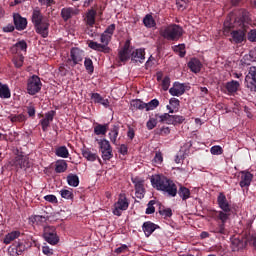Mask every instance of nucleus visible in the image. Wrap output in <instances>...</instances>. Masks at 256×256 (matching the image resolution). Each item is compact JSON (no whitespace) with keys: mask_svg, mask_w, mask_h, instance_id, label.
Returning <instances> with one entry per match:
<instances>
[{"mask_svg":"<svg viewBox=\"0 0 256 256\" xmlns=\"http://www.w3.org/2000/svg\"><path fill=\"white\" fill-rule=\"evenodd\" d=\"M249 25H251V16H249V11L239 9L228 14L224 21V31L236 29L231 32V41L232 43L239 44L245 41Z\"/></svg>","mask_w":256,"mask_h":256,"instance_id":"obj_1","label":"nucleus"},{"mask_svg":"<svg viewBox=\"0 0 256 256\" xmlns=\"http://www.w3.org/2000/svg\"><path fill=\"white\" fill-rule=\"evenodd\" d=\"M151 183L154 189L162 191L167 197H177V184L173 180L163 175H156L151 178Z\"/></svg>","mask_w":256,"mask_h":256,"instance_id":"obj_2","label":"nucleus"},{"mask_svg":"<svg viewBox=\"0 0 256 256\" xmlns=\"http://www.w3.org/2000/svg\"><path fill=\"white\" fill-rule=\"evenodd\" d=\"M31 21L34 25L35 32L41 35L43 39L49 37V18L45 17L39 8H36L32 12Z\"/></svg>","mask_w":256,"mask_h":256,"instance_id":"obj_3","label":"nucleus"},{"mask_svg":"<svg viewBox=\"0 0 256 256\" xmlns=\"http://www.w3.org/2000/svg\"><path fill=\"white\" fill-rule=\"evenodd\" d=\"M212 219L216 221V225L211 227V233H214L215 235H227L229 231L225 227V223L229 221V217L223 213L217 214H210Z\"/></svg>","mask_w":256,"mask_h":256,"instance_id":"obj_4","label":"nucleus"},{"mask_svg":"<svg viewBox=\"0 0 256 256\" xmlns=\"http://www.w3.org/2000/svg\"><path fill=\"white\" fill-rule=\"evenodd\" d=\"M160 35L167 41H179L183 36V28L179 25H170L165 29L160 30Z\"/></svg>","mask_w":256,"mask_h":256,"instance_id":"obj_5","label":"nucleus"},{"mask_svg":"<svg viewBox=\"0 0 256 256\" xmlns=\"http://www.w3.org/2000/svg\"><path fill=\"white\" fill-rule=\"evenodd\" d=\"M100 41L103 44H99L95 41H90L88 47L93 49V51H98L100 53H111V48H109V41H111V35L106 34L105 32L101 34Z\"/></svg>","mask_w":256,"mask_h":256,"instance_id":"obj_6","label":"nucleus"},{"mask_svg":"<svg viewBox=\"0 0 256 256\" xmlns=\"http://www.w3.org/2000/svg\"><path fill=\"white\" fill-rule=\"evenodd\" d=\"M217 205L221 210H212L210 214L219 215V213H222L223 215H226V217H231V204H229V201L227 200V196H225V193H219L217 197Z\"/></svg>","mask_w":256,"mask_h":256,"instance_id":"obj_7","label":"nucleus"},{"mask_svg":"<svg viewBox=\"0 0 256 256\" xmlns=\"http://www.w3.org/2000/svg\"><path fill=\"white\" fill-rule=\"evenodd\" d=\"M99 144L100 152L103 161H111L113 159V147H111V143L107 139H96Z\"/></svg>","mask_w":256,"mask_h":256,"instance_id":"obj_8","label":"nucleus"},{"mask_svg":"<svg viewBox=\"0 0 256 256\" xmlns=\"http://www.w3.org/2000/svg\"><path fill=\"white\" fill-rule=\"evenodd\" d=\"M156 117L159 118V123H166L167 125H181L185 121L184 116L170 115L169 113L156 114Z\"/></svg>","mask_w":256,"mask_h":256,"instance_id":"obj_9","label":"nucleus"},{"mask_svg":"<svg viewBox=\"0 0 256 256\" xmlns=\"http://www.w3.org/2000/svg\"><path fill=\"white\" fill-rule=\"evenodd\" d=\"M127 209H129V200H127L125 194H120L118 201L114 204L112 213L113 215H116V217H121L123 211H127Z\"/></svg>","mask_w":256,"mask_h":256,"instance_id":"obj_10","label":"nucleus"},{"mask_svg":"<svg viewBox=\"0 0 256 256\" xmlns=\"http://www.w3.org/2000/svg\"><path fill=\"white\" fill-rule=\"evenodd\" d=\"M85 57V51L74 47L70 50V57L67 60V64L70 65V67H75L76 65H79L83 61V58Z\"/></svg>","mask_w":256,"mask_h":256,"instance_id":"obj_11","label":"nucleus"},{"mask_svg":"<svg viewBox=\"0 0 256 256\" xmlns=\"http://www.w3.org/2000/svg\"><path fill=\"white\" fill-rule=\"evenodd\" d=\"M41 87H43V83H41V78H39V76L33 75L28 79L27 93L29 95H37V93L41 91Z\"/></svg>","mask_w":256,"mask_h":256,"instance_id":"obj_12","label":"nucleus"},{"mask_svg":"<svg viewBox=\"0 0 256 256\" xmlns=\"http://www.w3.org/2000/svg\"><path fill=\"white\" fill-rule=\"evenodd\" d=\"M43 238L50 245H57V243H59V236H57V229L55 226L44 227Z\"/></svg>","mask_w":256,"mask_h":256,"instance_id":"obj_13","label":"nucleus"},{"mask_svg":"<svg viewBox=\"0 0 256 256\" xmlns=\"http://www.w3.org/2000/svg\"><path fill=\"white\" fill-rule=\"evenodd\" d=\"M13 168L16 169V171H19V169H29L31 165L29 164V157L25 155H17L11 162Z\"/></svg>","mask_w":256,"mask_h":256,"instance_id":"obj_14","label":"nucleus"},{"mask_svg":"<svg viewBox=\"0 0 256 256\" xmlns=\"http://www.w3.org/2000/svg\"><path fill=\"white\" fill-rule=\"evenodd\" d=\"M131 181L134 184L137 199H143V197H145V180L139 176H136L131 177Z\"/></svg>","mask_w":256,"mask_h":256,"instance_id":"obj_15","label":"nucleus"},{"mask_svg":"<svg viewBox=\"0 0 256 256\" xmlns=\"http://www.w3.org/2000/svg\"><path fill=\"white\" fill-rule=\"evenodd\" d=\"M131 41L127 40L121 50L118 52V59L121 63H127L131 59Z\"/></svg>","mask_w":256,"mask_h":256,"instance_id":"obj_16","label":"nucleus"},{"mask_svg":"<svg viewBox=\"0 0 256 256\" xmlns=\"http://www.w3.org/2000/svg\"><path fill=\"white\" fill-rule=\"evenodd\" d=\"M25 249H27L25 243H23L21 240H18L8 248V253L10 256H19L23 254Z\"/></svg>","mask_w":256,"mask_h":256,"instance_id":"obj_17","label":"nucleus"},{"mask_svg":"<svg viewBox=\"0 0 256 256\" xmlns=\"http://www.w3.org/2000/svg\"><path fill=\"white\" fill-rule=\"evenodd\" d=\"M186 90L187 84L174 82L173 86L169 89V93L172 97H181V95H185Z\"/></svg>","mask_w":256,"mask_h":256,"instance_id":"obj_18","label":"nucleus"},{"mask_svg":"<svg viewBox=\"0 0 256 256\" xmlns=\"http://www.w3.org/2000/svg\"><path fill=\"white\" fill-rule=\"evenodd\" d=\"M13 23L17 31H25L27 29V18H23L21 14H13Z\"/></svg>","mask_w":256,"mask_h":256,"instance_id":"obj_19","label":"nucleus"},{"mask_svg":"<svg viewBox=\"0 0 256 256\" xmlns=\"http://www.w3.org/2000/svg\"><path fill=\"white\" fill-rule=\"evenodd\" d=\"M156 229H159V225H157L151 221H146L142 225V230L146 237H151V235H153V233H155Z\"/></svg>","mask_w":256,"mask_h":256,"instance_id":"obj_20","label":"nucleus"},{"mask_svg":"<svg viewBox=\"0 0 256 256\" xmlns=\"http://www.w3.org/2000/svg\"><path fill=\"white\" fill-rule=\"evenodd\" d=\"M240 179L239 185L242 189L249 187L251 185V181H253V174L249 171H242Z\"/></svg>","mask_w":256,"mask_h":256,"instance_id":"obj_21","label":"nucleus"},{"mask_svg":"<svg viewBox=\"0 0 256 256\" xmlns=\"http://www.w3.org/2000/svg\"><path fill=\"white\" fill-rule=\"evenodd\" d=\"M131 61L134 63H144L145 62V49L139 48L132 51Z\"/></svg>","mask_w":256,"mask_h":256,"instance_id":"obj_22","label":"nucleus"},{"mask_svg":"<svg viewBox=\"0 0 256 256\" xmlns=\"http://www.w3.org/2000/svg\"><path fill=\"white\" fill-rule=\"evenodd\" d=\"M96 18H97V10L92 8L87 11L84 21L86 25H88V27H93L96 23Z\"/></svg>","mask_w":256,"mask_h":256,"instance_id":"obj_23","label":"nucleus"},{"mask_svg":"<svg viewBox=\"0 0 256 256\" xmlns=\"http://www.w3.org/2000/svg\"><path fill=\"white\" fill-rule=\"evenodd\" d=\"M22 235H23V233H21V231L13 230L10 233L5 235V237L3 239V243H4V245H11V243H13V241H15V239H19V237H21Z\"/></svg>","mask_w":256,"mask_h":256,"instance_id":"obj_24","label":"nucleus"},{"mask_svg":"<svg viewBox=\"0 0 256 256\" xmlns=\"http://www.w3.org/2000/svg\"><path fill=\"white\" fill-rule=\"evenodd\" d=\"M201 67H203V64L197 58H191L188 62V68L190 69V71H192V73H200Z\"/></svg>","mask_w":256,"mask_h":256,"instance_id":"obj_25","label":"nucleus"},{"mask_svg":"<svg viewBox=\"0 0 256 256\" xmlns=\"http://www.w3.org/2000/svg\"><path fill=\"white\" fill-rule=\"evenodd\" d=\"M169 103L170 105L166 106L169 113H177V111H179V107H181V101H179L177 98H171Z\"/></svg>","mask_w":256,"mask_h":256,"instance_id":"obj_26","label":"nucleus"},{"mask_svg":"<svg viewBox=\"0 0 256 256\" xmlns=\"http://www.w3.org/2000/svg\"><path fill=\"white\" fill-rule=\"evenodd\" d=\"M74 15H76L75 8L67 7L61 9V17L63 21H69V19H71Z\"/></svg>","mask_w":256,"mask_h":256,"instance_id":"obj_27","label":"nucleus"},{"mask_svg":"<svg viewBox=\"0 0 256 256\" xmlns=\"http://www.w3.org/2000/svg\"><path fill=\"white\" fill-rule=\"evenodd\" d=\"M108 137L113 145H117V138L119 137V125H114L110 129Z\"/></svg>","mask_w":256,"mask_h":256,"instance_id":"obj_28","label":"nucleus"},{"mask_svg":"<svg viewBox=\"0 0 256 256\" xmlns=\"http://www.w3.org/2000/svg\"><path fill=\"white\" fill-rule=\"evenodd\" d=\"M91 99L94 101V103L103 105V107L106 108L109 107V99L103 98L99 93H92Z\"/></svg>","mask_w":256,"mask_h":256,"instance_id":"obj_29","label":"nucleus"},{"mask_svg":"<svg viewBox=\"0 0 256 256\" xmlns=\"http://www.w3.org/2000/svg\"><path fill=\"white\" fill-rule=\"evenodd\" d=\"M107 131H109V123L94 126V135H107Z\"/></svg>","mask_w":256,"mask_h":256,"instance_id":"obj_30","label":"nucleus"},{"mask_svg":"<svg viewBox=\"0 0 256 256\" xmlns=\"http://www.w3.org/2000/svg\"><path fill=\"white\" fill-rule=\"evenodd\" d=\"M0 98L1 99H11V89L9 85L0 82Z\"/></svg>","mask_w":256,"mask_h":256,"instance_id":"obj_31","label":"nucleus"},{"mask_svg":"<svg viewBox=\"0 0 256 256\" xmlns=\"http://www.w3.org/2000/svg\"><path fill=\"white\" fill-rule=\"evenodd\" d=\"M239 85L240 84L237 80H232L226 83L225 89L229 94L237 93V91H239Z\"/></svg>","mask_w":256,"mask_h":256,"instance_id":"obj_32","label":"nucleus"},{"mask_svg":"<svg viewBox=\"0 0 256 256\" xmlns=\"http://www.w3.org/2000/svg\"><path fill=\"white\" fill-rule=\"evenodd\" d=\"M143 25H144V27H146L147 29H153V27H155V26L157 25V23L155 22V19L153 18V15L147 14V15L143 18Z\"/></svg>","mask_w":256,"mask_h":256,"instance_id":"obj_33","label":"nucleus"},{"mask_svg":"<svg viewBox=\"0 0 256 256\" xmlns=\"http://www.w3.org/2000/svg\"><path fill=\"white\" fill-rule=\"evenodd\" d=\"M177 193L182 198V201H187L191 197V190L185 186H180Z\"/></svg>","mask_w":256,"mask_h":256,"instance_id":"obj_34","label":"nucleus"},{"mask_svg":"<svg viewBox=\"0 0 256 256\" xmlns=\"http://www.w3.org/2000/svg\"><path fill=\"white\" fill-rule=\"evenodd\" d=\"M247 79H252V82H251V86L250 89L253 91H256V67H251L250 70H249V73L248 75L246 76V81Z\"/></svg>","mask_w":256,"mask_h":256,"instance_id":"obj_35","label":"nucleus"},{"mask_svg":"<svg viewBox=\"0 0 256 256\" xmlns=\"http://www.w3.org/2000/svg\"><path fill=\"white\" fill-rule=\"evenodd\" d=\"M82 157H84V159H87V161H97V154L91 152V150H89V148H83L82 149Z\"/></svg>","mask_w":256,"mask_h":256,"instance_id":"obj_36","label":"nucleus"},{"mask_svg":"<svg viewBox=\"0 0 256 256\" xmlns=\"http://www.w3.org/2000/svg\"><path fill=\"white\" fill-rule=\"evenodd\" d=\"M67 161L65 160H58L55 164V172L56 173H65L67 171Z\"/></svg>","mask_w":256,"mask_h":256,"instance_id":"obj_37","label":"nucleus"},{"mask_svg":"<svg viewBox=\"0 0 256 256\" xmlns=\"http://www.w3.org/2000/svg\"><path fill=\"white\" fill-rule=\"evenodd\" d=\"M67 183L70 187H79V176L76 174H69L67 176Z\"/></svg>","mask_w":256,"mask_h":256,"instance_id":"obj_38","label":"nucleus"},{"mask_svg":"<svg viewBox=\"0 0 256 256\" xmlns=\"http://www.w3.org/2000/svg\"><path fill=\"white\" fill-rule=\"evenodd\" d=\"M232 251H241V249H245V246L243 245V241L239 238H234L232 240Z\"/></svg>","mask_w":256,"mask_h":256,"instance_id":"obj_39","label":"nucleus"},{"mask_svg":"<svg viewBox=\"0 0 256 256\" xmlns=\"http://www.w3.org/2000/svg\"><path fill=\"white\" fill-rule=\"evenodd\" d=\"M84 67L89 75H93L95 71V66H93V60H91V58H85Z\"/></svg>","mask_w":256,"mask_h":256,"instance_id":"obj_40","label":"nucleus"},{"mask_svg":"<svg viewBox=\"0 0 256 256\" xmlns=\"http://www.w3.org/2000/svg\"><path fill=\"white\" fill-rule=\"evenodd\" d=\"M9 119L12 123H23L27 121V116L25 114L10 115Z\"/></svg>","mask_w":256,"mask_h":256,"instance_id":"obj_41","label":"nucleus"},{"mask_svg":"<svg viewBox=\"0 0 256 256\" xmlns=\"http://www.w3.org/2000/svg\"><path fill=\"white\" fill-rule=\"evenodd\" d=\"M57 157H62V159H67L69 157V150L65 146H60L56 149Z\"/></svg>","mask_w":256,"mask_h":256,"instance_id":"obj_42","label":"nucleus"},{"mask_svg":"<svg viewBox=\"0 0 256 256\" xmlns=\"http://www.w3.org/2000/svg\"><path fill=\"white\" fill-rule=\"evenodd\" d=\"M131 107H134V109H139L140 111H143V109H146L147 103L141 101L140 99H136L131 101Z\"/></svg>","mask_w":256,"mask_h":256,"instance_id":"obj_43","label":"nucleus"},{"mask_svg":"<svg viewBox=\"0 0 256 256\" xmlns=\"http://www.w3.org/2000/svg\"><path fill=\"white\" fill-rule=\"evenodd\" d=\"M24 61H25V57L23 56V54H19L15 56L13 59V63L17 69H21V67H23Z\"/></svg>","mask_w":256,"mask_h":256,"instance_id":"obj_44","label":"nucleus"},{"mask_svg":"<svg viewBox=\"0 0 256 256\" xmlns=\"http://www.w3.org/2000/svg\"><path fill=\"white\" fill-rule=\"evenodd\" d=\"M60 195L63 199H68L73 201V198L75 197V195L73 194L72 190H68V189H62L60 190Z\"/></svg>","mask_w":256,"mask_h":256,"instance_id":"obj_45","label":"nucleus"},{"mask_svg":"<svg viewBox=\"0 0 256 256\" xmlns=\"http://www.w3.org/2000/svg\"><path fill=\"white\" fill-rule=\"evenodd\" d=\"M48 220H49V216H41V215L32 216L33 223H37V225L41 223H46Z\"/></svg>","mask_w":256,"mask_h":256,"instance_id":"obj_46","label":"nucleus"},{"mask_svg":"<svg viewBox=\"0 0 256 256\" xmlns=\"http://www.w3.org/2000/svg\"><path fill=\"white\" fill-rule=\"evenodd\" d=\"M175 53H178L179 57H185L186 51H185V44H179L177 46H174Z\"/></svg>","mask_w":256,"mask_h":256,"instance_id":"obj_47","label":"nucleus"},{"mask_svg":"<svg viewBox=\"0 0 256 256\" xmlns=\"http://www.w3.org/2000/svg\"><path fill=\"white\" fill-rule=\"evenodd\" d=\"M155 117L156 118H150L147 121L146 127H147L148 131H152V129H155L157 127V119H159V117H157V115Z\"/></svg>","mask_w":256,"mask_h":256,"instance_id":"obj_48","label":"nucleus"},{"mask_svg":"<svg viewBox=\"0 0 256 256\" xmlns=\"http://www.w3.org/2000/svg\"><path fill=\"white\" fill-rule=\"evenodd\" d=\"M158 105H159V100L155 98L150 102L146 103V111H153V109H157Z\"/></svg>","mask_w":256,"mask_h":256,"instance_id":"obj_49","label":"nucleus"},{"mask_svg":"<svg viewBox=\"0 0 256 256\" xmlns=\"http://www.w3.org/2000/svg\"><path fill=\"white\" fill-rule=\"evenodd\" d=\"M152 162L154 165H161L163 163V153L161 151L156 152Z\"/></svg>","mask_w":256,"mask_h":256,"instance_id":"obj_50","label":"nucleus"},{"mask_svg":"<svg viewBox=\"0 0 256 256\" xmlns=\"http://www.w3.org/2000/svg\"><path fill=\"white\" fill-rule=\"evenodd\" d=\"M157 135H161L162 137H167V135H169V133H171V129L169 127H165L163 126L160 129L156 130Z\"/></svg>","mask_w":256,"mask_h":256,"instance_id":"obj_51","label":"nucleus"},{"mask_svg":"<svg viewBox=\"0 0 256 256\" xmlns=\"http://www.w3.org/2000/svg\"><path fill=\"white\" fill-rule=\"evenodd\" d=\"M171 86V78L169 76H165L162 80V89L163 91H169V87Z\"/></svg>","mask_w":256,"mask_h":256,"instance_id":"obj_52","label":"nucleus"},{"mask_svg":"<svg viewBox=\"0 0 256 256\" xmlns=\"http://www.w3.org/2000/svg\"><path fill=\"white\" fill-rule=\"evenodd\" d=\"M212 155H223V148L219 145L212 146L210 149Z\"/></svg>","mask_w":256,"mask_h":256,"instance_id":"obj_53","label":"nucleus"},{"mask_svg":"<svg viewBox=\"0 0 256 256\" xmlns=\"http://www.w3.org/2000/svg\"><path fill=\"white\" fill-rule=\"evenodd\" d=\"M155 201L151 200L148 203V206L146 208V215H153V213H155Z\"/></svg>","mask_w":256,"mask_h":256,"instance_id":"obj_54","label":"nucleus"},{"mask_svg":"<svg viewBox=\"0 0 256 256\" xmlns=\"http://www.w3.org/2000/svg\"><path fill=\"white\" fill-rule=\"evenodd\" d=\"M189 4V0H176V5L178 9L185 11L187 9V5Z\"/></svg>","mask_w":256,"mask_h":256,"instance_id":"obj_55","label":"nucleus"},{"mask_svg":"<svg viewBox=\"0 0 256 256\" xmlns=\"http://www.w3.org/2000/svg\"><path fill=\"white\" fill-rule=\"evenodd\" d=\"M57 115V112L55 110H50L45 114L46 121H49L50 123H53V119H55V116Z\"/></svg>","mask_w":256,"mask_h":256,"instance_id":"obj_56","label":"nucleus"},{"mask_svg":"<svg viewBox=\"0 0 256 256\" xmlns=\"http://www.w3.org/2000/svg\"><path fill=\"white\" fill-rule=\"evenodd\" d=\"M15 47H17V49H20V51L27 52V42H25V40L18 41L15 44Z\"/></svg>","mask_w":256,"mask_h":256,"instance_id":"obj_57","label":"nucleus"},{"mask_svg":"<svg viewBox=\"0 0 256 256\" xmlns=\"http://www.w3.org/2000/svg\"><path fill=\"white\" fill-rule=\"evenodd\" d=\"M40 125L42 127V131L45 133L49 129V126L51 125V122L49 120H46L45 118L40 120Z\"/></svg>","mask_w":256,"mask_h":256,"instance_id":"obj_58","label":"nucleus"},{"mask_svg":"<svg viewBox=\"0 0 256 256\" xmlns=\"http://www.w3.org/2000/svg\"><path fill=\"white\" fill-rule=\"evenodd\" d=\"M159 213L163 217H173V210L171 208L160 210Z\"/></svg>","mask_w":256,"mask_h":256,"instance_id":"obj_59","label":"nucleus"},{"mask_svg":"<svg viewBox=\"0 0 256 256\" xmlns=\"http://www.w3.org/2000/svg\"><path fill=\"white\" fill-rule=\"evenodd\" d=\"M248 41L251 43L256 42V29L250 30V32H248Z\"/></svg>","mask_w":256,"mask_h":256,"instance_id":"obj_60","label":"nucleus"},{"mask_svg":"<svg viewBox=\"0 0 256 256\" xmlns=\"http://www.w3.org/2000/svg\"><path fill=\"white\" fill-rule=\"evenodd\" d=\"M115 24H111L109 25L106 30L104 31V33H106V35H110V37L113 36V34L115 33Z\"/></svg>","mask_w":256,"mask_h":256,"instance_id":"obj_61","label":"nucleus"},{"mask_svg":"<svg viewBox=\"0 0 256 256\" xmlns=\"http://www.w3.org/2000/svg\"><path fill=\"white\" fill-rule=\"evenodd\" d=\"M38 2L44 7H51L52 5H55V0H38Z\"/></svg>","mask_w":256,"mask_h":256,"instance_id":"obj_62","label":"nucleus"},{"mask_svg":"<svg viewBox=\"0 0 256 256\" xmlns=\"http://www.w3.org/2000/svg\"><path fill=\"white\" fill-rule=\"evenodd\" d=\"M127 137L128 139H130V141H133V139H135V129L131 126H128Z\"/></svg>","mask_w":256,"mask_h":256,"instance_id":"obj_63","label":"nucleus"},{"mask_svg":"<svg viewBox=\"0 0 256 256\" xmlns=\"http://www.w3.org/2000/svg\"><path fill=\"white\" fill-rule=\"evenodd\" d=\"M42 253L46 256H52L53 255V249L49 246H43L42 247Z\"/></svg>","mask_w":256,"mask_h":256,"instance_id":"obj_64","label":"nucleus"}]
</instances>
